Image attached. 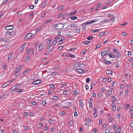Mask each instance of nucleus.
Instances as JSON below:
<instances>
[{
  "label": "nucleus",
  "mask_w": 133,
  "mask_h": 133,
  "mask_svg": "<svg viewBox=\"0 0 133 133\" xmlns=\"http://www.w3.org/2000/svg\"><path fill=\"white\" fill-rule=\"evenodd\" d=\"M35 34H33L31 33H29L24 37V39L27 40L28 39H30L34 37Z\"/></svg>",
  "instance_id": "f257e3e1"
},
{
  "label": "nucleus",
  "mask_w": 133,
  "mask_h": 133,
  "mask_svg": "<svg viewBox=\"0 0 133 133\" xmlns=\"http://www.w3.org/2000/svg\"><path fill=\"white\" fill-rule=\"evenodd\" d=\"M98 21L97 19H95L94 20H90L88 22H85L84 23H82L81 25H83L84 24H85V25H86L87 24H90L91 23H93L95 22H97Z\"/></svg>",
  "instance_id": "f03ea898"
},
{
  "label": "nucleus",
  "mask_w": 133,
  "mask_h": 133,
  "mask_svg": "<svg viewBox=\"0 0 133 133\" xmlns=\"http://www.w3.org/2000/svg\"><path fill=\"white\" fill-rule=\"evenodd\" d=\"M14 28L13 25H8L5 27V29L7 30H11Z\"/></svg>",
  "instance_id": "7ed1b4c3"
},
{
  "label": "nucleus",
  "mask_w": 133,
  "mask_h": 133,
  "mask_svg": "<svg viewBox=\"0 0 133 133\" xmlns=\"http://www.w3.org/2000/svg\"><path fill=\"white\" fill-rule=\"evenodd\" d=\"M109 51V50H106L102 51L101 53V56L103 57H104V55L108 53Z\"/></svg>",
  "instance_id": "20e7f679"
},
{
  "label": "nucleus",
  "mask_w": 133,
  "mask_h": 133,
  "mask_svg": "<svg viewBox=\"0 0 133 133\" xmlns=\"http://www.w3.org/2000/svg\"><path fill=\"white\" fill-rule=\"evenodd\" d=\"M76 70V71L77 72L80 74L83 73L85 71H84L82 70L81 69H77Z\"/></svg>",
  "instance_id": "39448f33"
},
{
  "label": "nucleus",
  "mask_w": 133,
  "mask_h": 133,
  "mask_svg": "<svg viewBox=\"0 0 133 133\" xmlns=\"http://www.w3.org/2000/svg\"><path fill=\"white\" fill-rule=\"evenodd\" d=\"M10 84V83H9V82H6L3 85L2 87L4 88L6 86L8 85L9 84Z\"/></svg>",
  "instance_id": "423d86ee"
},
{
  "label": "nucleus",
  "mask_w": 133,
  "mask_h": 133,
  "mask_svg": "<svg viewBox=\"0 0 133 133\" xmlns=\"http://www.w3.org/2000/svg\"><path fill=\"white\" fill-rule=\"evenodd\" d=\"M54 49L53 48H52L51 49H50L49 50V51L48 52H46L45 53V55H47L50 53L52 51H53L54 50Z\"/></svg>",
  "instance_id": "0eeeda50"
},
{
  "label": "nucleus",
  "mask_w": 133,
  "mask_h": 133,
  "mask_svg": "<svg viewBox=\"0 0 133 133\" xmlns=\"http://www.w3.org/2000/svg\"><path fill=\"white\" fill-rule=\"evenodd\" d=\"M43 26H41L40 27H38L37 29L35 30L36 34L42 28Z\"/></svg>",
  "instance_id": "6e6552de"
},
{
  "label": "nucleus",
  "mask_w": 133,
  "mask_h": 133,
  "mask_svg": "<svg viewBox=\"0 0 133 133\" xmlns=\"http://www.w3.org/2000/svg\"><path fill=\"white\" fill-rule=\"evenodd\" d=\"M80 64L79 63H76L74 65V67L76 68H78L79 67Z\"/></svg>",
  "instance_id": "1a4fd4ad"
},
{
  "label": "nucleus",
  "mask_w": 133,
  "mask_h": 133,
  "mask_svg": "<svg viewBox=\"0 0 133 133\" xmlns=\"http://www.w3.org/2000/svg\"><path fill=\"white\" fill-rule=\"evenodd\" d=\"M65 38V37H62V38H61V40L59 41V45H60L61 44H62L63 43V40Z\"/></svg>",
  "instance_id": "9d476101"
},
{
  "label": "nucleus",
  "mask_w": 133,
  "mask_h": 133,
  "mask_svg": "<svg viewBox=\"0 0 133 133\" xmlns=\"http://www.w3.org/2000/svg\"><path fill=\"white\" fill-rule=\"evenodd\" d=\"M43 46V44L41 43L40 45L39 46L38 50H39L41 51L42 49Z\"/></svg>",
  "instance_id": "9b49d317"
},
{
  "label": "nucleus",
  "mask_w": 133,
  "mask_h": 133,
  "mask_svg": "<svg viewBox=\"0 0 133 133\" xmlns=\"http://www.w3.org/2000/svg\"><path fill=\"white\" fill-rule=\"evenodd\" d=\"M121 127H119L116 130V132L119 133L121 131Z\"/></svg>",
  "instance_id": "f8f14e48"
},
{
  "label": "nucleus",
  "mask_w": 133,
  "mask_h": 133,
  "mask_svg": "<svg viewBox=\"0 0 133 133\" xmlns=\"http://www.w3.org/2000/svg\"><path fill=\"white\" fill-rule=\"evenodd\" d=\"M64 25H63V26H62L60 27L59 26H57V25H54V26L55 28L56 26L57 27H58V28H55V29H62L64 27Z\"/></svg>",
  "instance_id": "ddd939ff"
},
{
  "label": "nucleus",
  "mask_w": 133,
  "mask_h": 133,
  "mask_svg": "<svg viewBox=\"0 0 133 133\" xmlns=\"http://www.w3.org/2000/svg\"><path fill=\"white\" fill-rule=\"evenodd\" d=\"M113 72V71L110 70H107L106 73L108 74H110Z\"/></svg>",
  "instance_id": "4468645a"
},
{
  "label": "nucleus",
  "mask_w": 133,
  "mask_h": 133,
  "mask_svg": "<svg viewBox=\"0 0 133 133\" xmlns=\"http://www.w3.org/2000/svg\"><path fill=\"white\" fill-rule=\"evenodd\" d=\"M13 55V53H10L8 57V60H9L11 58L12 56Z\"/></svg>",
  "instance_id": "2eb2a0df"
},
{
  "label": "nucleus",
  "mask_w": 133,
  "mask_h": 133,
  "mask_svg": "<svg viewBox=\"0 0 133 133\" xmlns=\"http://www.w3.org/2000/svg\"><path fill=\"white\" fill-rule=\"evenodd\" d=\"M16 34V32L15 31H13L11 32H10V35L11 36H14Z\"/></svg>",
  "instance_id": "dca6fc26"
},
{
  "label": "nucleus",
  "mask_w": 133,
  "mask_h": 133,
  "mask_svg": "<svg viewBox=\"0 0 133 133\" xmlns=\"http://www.w3.org/2000/svg\"><path fill=\"white\" fill-rule=\"evenodd\" d=\"M36 85H37L41 83L42 81L40 79H38L36 80Z\"/></svg>",
  "instance_id": "f3484780"
},
{
  "label": "nucleus",
  "mask_w": 133,
  "mask_h": 133,
  "mask_svg": "<svg viewBox=\"0 0 133 133\" xmlns=\"http://www.w3.org/2000/svg\"><path fill=\"white\" fill-rule=\"evenodd\" d=\"M79 102L80 103L79 107H81L82 108L83 107L82 102L81 99H80L79 100Z\"/></svg>",
  "instance_id": "a211bd4d"
},
{
  "label": "nucleus",
  "mask_w": 133,
  "mask_h": 133,
  "mask_svg": "<svg viewBox=\"0 0 133 133\" xmlns=\"http://www.w3.org/2000/svg\"><path fill=\"white\" fill-rule=\"evenodd\" d=\"M31 70V69H29L26 70L25 71H24V72L23 74H24L25 75L27 73L29 72Z\"/></svg>",
  "instance_id": "6ab92c4d"
},
{
  "label": "nucleus",
  "mask_w": 133,
  "mask_h": 133,
  "mask_svg": "<svg viewBox=\"0 0 133 133\" xmlns=\"http://www.w3.org/2000/svg\"><path fill=\"white\" fill-rule=\"evenodd\" d=\"M75 25H68L66 27V30H69V28H72L74 27Z\"/></svg>",
  "instance_id": "aec40b11"
},
{
  "label": "nucleus",
  "mask_w": 133,
  "mask_h": 133,
  "mask_svg": "<svg viewBox=\"0 0 133 133\" xmlns=\"http://www.w3.org/2000/svg\"><path fill=\"white\" fill-rule=\"evenodd\" d=\"M22 11H19L17 14V16H19L22 15Z\"/></svg>",
  "instance_id": "412c9836"
},
{
  "label": "nucleus",
  "mask_w": 133,
  "mask_h": 133,
  "mask_svg": "<svg viewBox=\"0 0 133 133\" xmlns=\"http://www.w3.org/2000/svg\"><path fill=\"white\" fill-rule=\"evenodd\" d=\"M85 64H82L79 65V68H83L85 67Z\"/></svg>",
  "instance_id": "4be33fe9"
},
{
  "label": "nucleus",
  "mask_w": 133,
  "mask_h": 133,
  "mask_svg": "<svg viewBox=\"0 0 133 133\" xmlns=\"http://www.w3.org/2000/svg\"><path fill=\"white\" fill-rule=\"evenodd\" d=\"M99 30H100L99 29H96V30H92L91 31L92 32H98L99 31Z\"/></svg>",
  "instance_id": "5701e85b"
},
{
  "label": "nucleus",
  "mask_w": 133,
  "mask_h": 133,
  "mask_svg": "<svg viewBox=\"0 0 133 133\" xmlns=\"http://www.w3.org/2000/svg\"><path fill=\"white\" fill-rule=\"evenodd\" d=\"M77 17L75 16H73L71 17V20H75L77 18Z\"/></svg>",
  "instance_id": "b1692460"
},
{
  "label": "nucleus",
  "mask_w": 133,
  "mask_h": 133,
  "mask_svg": "<svg viewBox=\"0 0 133 133\" xmlns=\"http://www.w3.org/2000/svg\"><path fill=\"white\" fill-rule=\"evenodd\" d=\"M104 32H102L100 33L99 34V37H101L102 36L104 35Z\"/></svg>",
  "instance_id": "393cba45"
},
{
  "label": "nucleus",
  "mask_w": 133,
  "mask_h": 133,
  "mask_svg": "<svg viewBox=\"0 0 133 133\" xmlns=\"http://www.w3.org/2000/svg\"><path fill=\"white\" fill-rule=\"evenodd\" d=\"M58 97L57 96H54L53 97V99L54 100H57L58 99Z\"/></svg>",
  "instance_id": "a878e982"
},
{
  "label": "nucleus",
  "mask_w": 133,
  "mask_h": 133,
  "mask_svg": "<svg viewBox=\"0 0 133 133\" xmlns=\"http://www.w3.org/2000/svg\"><path fill=\"white\" fill-rule=\"evenodd\" d=\"M90 78H87L86 79V81L87 83H88L90 81Z\"/></svg>",
  "instance_id": "bb28decb"
},
{
  "label": "nucleus",
  "mask_w": 133,
  "mask_h": 133,
  "mask_svg": "<svg viewBox=\"0 0 133 133\" xmlns=\"http://www.w3.org/2000/svg\"><path fill=\"white\" fill-rule=\"evenodd\" d=\"M122 34L123 36H126L128 35L125 32H123Z\"/></svg>",
  "instance_id": "cd10ccee"
},
{
  "label": "nucleus",
  "mask_w": 133,
  "mask_h": 133,
  "mask_svg": "<svg viewBox=\"0 0 133 133\" xmlns=\"http://www.w3.org/2000/svg\"><path fill=\"white\" fill-rule=\"evenodd\" d=\"M71 54L68 53L66 54L65 55V56L66 57H71Z\"/></svg>",
  "instance_id": "c85d7f7f"
},
{
  "label": "nucleus",
  "mask_w": 133,
  "mask_h": 133,
  "mask_svg": "<svg viewBox=\"0 0 133 133\" xmlns=\"http://www.w3.org/2000/svg\"><path fill=\"white\" fill-rule=\"evenodd\" d=\"M23 89H18L16 90L17 92H21L23 91Z\"/></svg>",
  "instance_id": "c756f323"
},
{
  "label": "nucleus",
  "mask_w": 133,
  "mask_h": 133,
  "mask_svg": "<svg viewBox=\"0 0 133 133\" xmlns=\"http://www.w3.org/2000/svg\"><path fill=\"white\" fill-rule=\"evenodd\" d=\"M73 123H74L72 121H69V124L70 126H72L73 124Z\"/></svg>",
  "instance_id": "7c9ffc66"
},
{
  "label": "nucleus",
  "mask_w": 133,
  "mask_h": 133,
  "mask_svg": "<svg viewBox=\"0 0 133 133\" xmlns=\"http://www.w3.org/2000/svg\"><path fill=\"white\" fill-rule=\"evenodd\" d=\"M112 92V91L111 90H108V92H107V94L108 95H110Z\"/></svg>",
  "instance_id": "2f4dec72"
},
{
  "label": "nucleus",
  "mask_w": 133,
  "mask_h": 133,
  "mask_svg": "<svg viewBox=\"0 0 133 133\" xmlns=\"http://www.w3.org/2000/svg\"><path fill=\"white\" fill-rule=\"evenodd\" d=\"M93 36H89V37H88L87 38V39L88 40H91V39L92 38H93Z\"/></svg>",
  "instance_id": "473e14b6"
},
{
  "label": "nucleus",
  "mask_w": 133,
  "mask_h": 133,
  "mask_svg": "<svg viewBox=\"0 0 133 133\" xmlns=\"http://www.w3.org/2000/svg\"><path fill=\"white\" fill-rule=\"evenodd\" d=\"M1 40L3 42H6L7 41V40L6 38H1Z\"/></svg>",
  "instance_id": "72a5a7b5"
},
{
  "label": "nucleus",
  "mask_w": 133,
  "mask_h": 133,
  "mask_svg": "<svg viewBox=\"0 0 133 133\" xmlns=\"http://www.w3.org/2000/svg\"><path fill=\"white\" fill-rule=\"evenodd\" d=\"M77 12V10H75L73 12L71 13L70 15H74V14L76 13Z\"/></svg>",
  "instance_id": "f704fd0d"
},
{
  "label": "nucleus",
  "mask_w": 133,
  "mask_h": 133,
  "mask_svg": "<svg viewBox=\"0 0 133 133\" xmlns=\"http://www.w3.org/2000/svg\"><path fill=\"white\" fill-rule=\"evenodd\" d=\"M52 19H50L49 20H48L46 22H45L44 24H47V23H49L51 21Z\"/></svg>",
  "instance_id": "c9c22d12"
},
{
  "label": "nucleus",
  "mask_w": 133,
  "mask_h": 133,
  "mask_svg": "<svg viewBox=\"0 0 133 133\" xmlns=\"http://www.w3.org/2000/svg\"><path fill=\"white\" fill-rule=\"evenodd\" d=\"M42 104H43L45 106L46 105V101H42Z\"/></svg>",
  "instance_id": "e433bc0d"
},
{
  "label": "nucleus",
  "mask_w": 133,
  "mask_h": 133,
  "mask_svg": "<svg viewBox=\"0 0 133 133\" xmlns=\"http://www.w3.org/2000/svg\"><path fill=\"white\" fill-rule=\"evenodd\" d=\"M50 87L52 89H54L55 87L54 85L52 84H50Z\"/></svg>",
  "instance_id": "4c0bfd02"
},
{
  "label": "nucleus",
  "mask_w": 133,
  "mask_h": 133,
  "mask_svg": "<svg viewBox=\"0 0 133 133\" xmlns=\"http://www.w3.org/2000/svg\"><path fill=\"white\" fill-rule=\"evenodd\" d=\"M86 120L89 122H90V121H91V120L88 117H86Z\"/></svg>",
  "instance_id": "58836bf2"
},
{
  "label": "nucleus",
  "mask_w": 133,
  "mask_h": 133,
  "mask_svg": "<svg viewBox=\"0 0 133 133\" xmlns=\"http://www.w3.org/2000/svg\"><path fill=\"white\" fill-rule=\"evenodd\" d=\"M116 100V98L114 96L112 97V101H115Z\"/></svg>",
  "instance_id": "ea45409f"
},
{
  "label": "nucleus",
  "mask_w": 133,
  "mask_h": 133,
  "mask_svg": "<svg viewBox=\"0 0 133 133\" xmlns=\"http://www.w3.org/2000/svg\"><path fill=\"white\" fill-rule=\"evenodd\" d=\"M66 37H72V35L70 34H66Z\"/></svg>",
  "instance_id": "a19ab883"
},
{
  "label": "nucleus",
  "mask_w": 133,
  "mask_h": 133,
  "mask_svg": "<svg viewBox=\"0 0 133 133\" xmlns=\"http://www.w3.org/2000/svg\"><path fill=\"white\" fill-rule=\"evenodd\" d=\"M57 42L55 40L54 41H53L52 42V44L53 45H55L56 44V43Z\"/></svg>",
  "instance_id": "79ce46f5"
},
{
  "label": "nucleus",
  "mask_w": 133,
  "mask_h": 133,
  "mask_svg": "<svg viewBox=\"0 0 133 133\" xmlns=\"http://www.w3.org/2000/svg\"><path fill=\"white\" fill-rule=\"evenodd\" d=\"M116 106H113L112 107V110L113 111V110H115L116 109Z\"/></svg>",
  "instance_id": "37998d69"
},
{
  "label": "nucleus",
  "mask_w": 133,
  "mask_h": 133,
  "mask_svg": "<svg viewBox=\"0 0 133 133\" xmlns=\"http://www.w3.org/2000/svg\"><path fill=\"white\" fill-rule=\"evenodd\" d=\"M63 46H60L59 47H58L57 48V49L59 50H61L63 48Z\"/></svg>",
  "instance_id": "c03bdc74"
},
{
  "label": "nucleus",
  "mask_w": 133,
  "mask_h": 133,
  "mask_svg": "<svg viewBox=\"0 0 133 133\" xmlns=\"http://www.w3.org/2000/svg\"><path fill=\"white\" fill-rule=\"evenodd\" d=\"M118 54L117 56V58H120L121 57V54L119 52L117 53Z\"/></svg>",
  "instance_id": "a18cd8bd"
},
{
  "label": "nucleus",
  "mask_w": 133,
  "mask_h": 133,
  "mask_svg": "<svg viewBox=\"0 0 133 133\" xmlns=\"http://www.w3.org/2000/svg\"><path fill=\"white\" fill-rule=\"evenodd\" d=\"M75 29L76 30H75V31H76L77 32L79 33L80 32V30L79 29Z\"/></svg>",
  "instance_id": "49530a36"
},
{
  "label": "nucleus",
  "mask_w": 133,
  "mask_h": 133,
  "mask_svg": "<svg viewBox=\"0 0 133 133\" xmlns=\"http://www.w3.org/2000/svg\"><path fill=\"white\" fill-rule=\"evenodd\" d=\"M101 5H102V4L101 3H99L97 5L96 8H99V7L101 6Z\"/></svg>",
  "instance_id": "de8ad7c7"
},
{
  "label": "nucleus",
  "mask_w": 133,
  "mask_h": 133,
  "mask_svg": "<svg viewBox=\"0 0 133 133\" xmlns=\"http://www.w3.org/2000/svg\"><path fill=\"white\" fill-rule=\"evenodd\" d=\"M76 50V49L74 48H72V49H70L68 50V51H74V50Z\"/></svg>",
  "instance_id": "09e8293b"
},
{
  "label": "nucleus",
  "mask_w": 133,
  "mask_h": 133,
  "mask_svg": "<svg viewBox=\"0 0 133 133\" xmlns=\"http://www.w3.org/2000/svg\"><path fill=\"white\" fill-rule=\"evenodd\" d=\"M34 6L33 5H30L29 6V8L31 9H33V8H34Z\"/></svg>",
  "instance_id": "8fccbe9b"
},
{
  "label": "nucleus",
  "mask_w": 133,
  "mask_h": 133,
  "mask_svg": "<svg viewBox=\"0 0 133 133\" xmlns=\"http://www.w3.org/2000/svg\"><path fill=\"white\" fill-rule=\"evenodd\" d=\"M62 37H64L63 36H61V37H55V39H61V38H62Z\"/></svg>",
  "instance_id": "3c124183"
},
{
  "label": "nucleus",
  "mask_w": 133,
  "mask_h": 133,
  "mask_svg": "<svg viewBox=\"0 0 133 133\" xmlns=\"http://www.w3.org/2000/svg\"><path fill=\"white\" fill-rule=\"evenodd\" d=\"M89 43V42L88 41H86L84 42V44H87Z\"/></svg>",
  "instance_id": "603ef678"
},
{
  "label": "nucleus",
  "mask_w": 133,
  "mask_h": 133,
  "mask_svg": "<svg viewBox=\"0 0 133 133\" xmlns=\"http://www.w3.org/2000/svg\"><path fill=\"white\" fill-rule=\"evenodd\" d=\"M101 45L100 44H99L98 45H97L96 48V49H97L98 48H99Z\"/></svg>",
  "instance_id": "864d4df0"
},
{
  "label": "nucleus",
  "mask_w": 133,
  "mask_h": 133,
  "mask_svg": "<svg viewBox=\"0 0 133 133\" xmlns=\"http://www.w3.org/2000/svg\"><path fill=\"white\" fill-rule=\"evenodd\" d=\"M63 14L62 13H60L59 15L58 16V18H60L62 16Z\"/></svg>",
  "instance_id": "5fc2aeb1"
},
{
  "label": "nucleus",
  "mask_w": 133,
  "mask_h": 133,
  "mask_svg": "<svg viewBox=\"0 0 133 133\" xmlns=\"http://www.w3.org/2000/svg\"><path fill=\"white\" fill-rule=\"evenodd\" d=\"M63 94L64 95H66L67 94V90H65L63 92Z\"/></svg>",
  "instance_id": "6e6d98bb"
},
{
  "label": "nucleus",
  "mask_w": 133,
  "mask_h": 133,
  "mask_svg": "<svg viewBox=\"0 0 133 133\" xmlns=\"http://www.w3.org/2000/svg\"><path fill=\"white\" fill-rule=\"evenodd\" d=\"M32 104L34 105H36L37 103H36L35 102H32L31 103Z\"/></svg>",
  "instance_id": "4d7b16f0"
},
{
  "label": "nucleus",
  "mask_w": 133,
  "mask_h": 133,
  "mask_svg": "<svg viewBox=\"0 0 133 133\" xmlns=\"http://www.w3.org/2000/svg\"><path fill=\"white\" fill-rule=\"evenodd\" d=\"M9 0H4L3 1V3H5L8 2Z\"/></svg>",
  "instance_id": "13d9d810"
},
{
  "label": "nucleus",
  "mask_w": 133,
  "mask_h": 133,
  "mask_svg": "<svg viewBox=\"0 0 133 133\" xmlns=\"http://www.w3.org/2000/svg\"><path fill=\"white\" fill-rule=\"evenodd\" d=\"M78 93V91L77 90H76L75 92L73 93L74 95H76Z\"/></svg>",
  "instance_id": "bf43d9fd"
},
{
  "label": "nucleus",
  "mask_w": 133,
  "mask_h": 133,
  "mask_svg": "<svg viewBox=\"0 0 133 133\" xmlns=\"http://www.w3.org/2000/svg\"><path fill=\"white\" fill-rule=\"evenodd\" d=\"M119 64H116L115 65V67L116 68H118V67H119Z\"/></svg>",
  "instance_id": "052dcab7"
},
{
  "label": "nucleus",
  "mask_w": 133,
  "mask_h": 133,
  "mask_svg": "<svg viewBox=\"0 0 133 133\" xmlns=\"http://www.w3.org/2000/svg\"><path fill=\"white\" fill-rule=\"evenodd\" d=\"M89 103H92L93 101V99H90L89 100Z\"/></svg>",
  "instance_id": "680f3d73"
},
{
  "label": "nucleus",
  "mask_w": 133,
  "mask_h": 133,
  "mask_svg": "<svg viewBox=\"0 0 133 133\" xmlns=\"http://www.w3.org/2000/svg\"><path fill=\"white\" fill-rule=\"evenodd\" d=\"M130 127H133V121L131 122L130 124Z\"/></svg>",
  "instance_id": "e2e57ef3"
},
{
  "label": "nucleus",
  "mask_w": 133,
  "mask_h": 133,
  "mask_svg": "<svg viewBox=\"0 0 133 133\" xmlns=\"http://www.w3.org/2000/svg\"><path fill=\"white\" fill-rule=\"evenodd\" d=\"M85 88L87 90H88L89 88V87L88 85H87L85 86Z\"/></svg>",
  "instance_id": "0e129e2a"
},
{
  "label": "nucleus",
  "mask_w": 133,
  "mask_h": 133,
  "mask_svg": "<svg viewBox=\"0 0 133 133\" xmlns=\"http://www.w3.org/2000/svg\"><path fill=\"white\" fill-rule=\"evenodd\" d=\"M131 54V52L130 51H128V55L129 56Z\"/></svg>",
  "instance_id": "69168bd1"
},
{
  "label": "nucleus",
  "mask_w": 133,
  "mask_h": 133,
  "mask_svg": "<svg viewBox=\"0 0 133 133\" xmlns=\"http://www.w3.org/2000/svg\"><path fill=\"white\" fill-rule=\"evenodd\" d=\"M6 66H7V65H4L3 66V68H4V70L6 69Z\"/></svg>",
  "instance_id": "338daca9"
},
{
  "label": "nucleus",
  "mask_w": 133,
  "mask_h": 133,
  "mask_svg": "<svg viewBox=\"0 0 133 133\" xmlns=\"http://www.w3.org/2000/svg\"><path fill=\"white\" fill-rule=\"evenodd\" d=\"M19 74V72H16L15 74V76H17L18 75V74Z\"/></svg>",
  "instance_id": "774afa93"
}]
</instances>
